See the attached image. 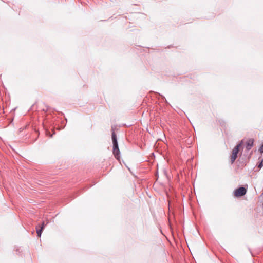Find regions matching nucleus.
I'll use <instances>...</instances> for the list:
<instances>
[{"instance_id": "nucleus-1", "label": "nucleus", "mask_w": 263, "mask_h": 263, "mask_svg": "<svg viewBox=\"0 0 263 263\" xmlns=\"http://www.w3.org/2000/svg\"><path fill=\"white\" fill-rule=\"evenodd\" d=\"M111 138L113 143V154L117 159L119 160L120 157V150L117 139V136L115 132H112Z\"/></svg>"}, {"instance_id": "nucleus-2", "label": "nucleus", "mask_w": 263, "mask_h": 263, "mask_svg": "<svg viewBox=\"0 0 263 263\" xmlns=\"http://www.w3.org/2000/svg\"><path fill=\"white\" fill-rule=\"evenodd\" d=\"M243 143V141L241 140V142L238 144L232 150V155L231 156V163L233 164L237 157V154L239 152V148L241 146Z\"/></svg>"}, {"instance_id": "nucleus-3", "label": "nucleus", "mask_w": 263, "mask_h": 263, "mask_svg": "<svg viewBox=\"0 0 263 263\" xmlns=\"http://www.w3.org/2000/svg\"><path fill=\"white\" fill-rule=\"evenodd\" d=\"M247 190L243 187H240L234 191V195L236 197H240L245 195L246 194Z\"/></svg>"}, {"instance_id": "nucleus-4", "label": "nucleus", "mask_w": 263, "mask_h": 263, "mask_svg": "<svg viewBox=\"0 0 263 263\" xmlns=\"http://www.w3.org/2000/svg\"><path fill=\"white\" fill-rule=\"evenodd\" d=\"M254 140L252 138L249 139L246 142V148L247 151L250 150L254 145Z\"/></svg>"}, {"instance_id": "nucleus-5", "label": "nucleus", "mask_w": 263, "mask_h": 263, "mask_svg": "<svg viewBox=\"0 0 263 263\" xmlns=\"http://www.w3.org/2000/svg\"><path fill=\"white\" fill-rule=\"evenodd\" d=\"M44 227V222H43L42 224V226L40 229L36 228V233L38 237H41L43 229Z\"/></svg>"}, {"instance_id": "nucleus-6", "label": "nucleus", "mask_w": 263, "mask_h": 263, "mask_svg": "<svg viewBox=\"0 0 263 263\" xmlns=\"http://www.w3.org/2000/svg\"><path fill=\"white\" fill-rule=\"evenodd\" d=\"M262 166H263V159L261 160V162L258 164V167L259 169H261Z\"/></svg>"}, {"instance_id": "nucleus-7", "label": "nucleus", "mask_w": 263, "mask_h": 263, "mask_svg": "<svg viewBox=\"0 0 263 263\" xmlns=\"http://www.w3.org/2000/svg\"><path fill=\"white\" fill-rule=\"evenodd\" d=\"M259 151L261 154L263 153V142H262V145L259 148Z\"/></svg>"}]
</instances>
